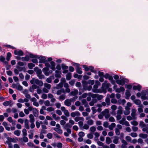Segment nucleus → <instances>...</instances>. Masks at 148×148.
<instances>
[{
    "instance_id": "47",
    "label": "nucleus",
    "mask_w": 148,
    "mask_h": 148,
    "mask_svg": "<svg viewBox=\"0 0 148 148\" xmlns=\"http://www.w3.org/2000/svg\"><path fill=\"white\" fill-rule=\"evenodd\" d=\"M5 57H3V56H1L0 57V60L1 62H3L5 63V64L8 63V62L5 61Z\"/></svg>"
},
{
    "instance_id": "1",
    "label": "nucleus",
    "mask_w": 148,
    "mask_h": 148,
    "mask_svg": "<svg viewBox=\"0 0 148 148\" xmlns=\"http://www.w3.org/2000/svg\"><path fill=\"white\" fill-rule=\"evenodd\" d=\"M111 85L110 83H108L107 81H105L102 84L101 90H102V92H103L105 93H106L107 89Z\"/></svg>"
},
{
    "instance_id": "2",
    "label": "nucleus",
    "mask_w": 148,
    "mask_h": 148,
    "mask_svg": "<svg viewBox=\"0 0 148 148\" xmlns=\"http://www.w3.org/2000/svg\"><path fill=\"white\" fill-rule=\"evenodd\" d=\"M82 83L83 84V89L84 90H88L90 91L92 88V86L91 85L88 86V82H87L85 81H82Z\"/></svg>"
},
{
    "instance_id": "16",
    "label": "nucleus",
    "mask_w": 148,
    "mask_h": 148,
    "mask_svg": "<svg viewBox=\"0 0 148 148\" xmlns=\"http://www.w3.org/2000/svg\"><path fill=\"white\" fill-rule=\"evenodd\" d=\"M32 112L35 117H37L38 116L39 112L38 111L36 108H35V109L33 110Z\"/></svg>"
},
{
    "instance_id": "12",
    "label": "nucleus",
    "mask_w": 148,
    "mask_h": 148,
    "mask_svg": "<svg viewBox=\"0 0 148 148\" xmlns=\"http://www.w3.org/2000/svg\"><path fill=\"white\" fill-rule=\"evenodd\" d=\"M136 110L135 109H132V112L131 114V115L133 117V119H136L135 117L136 114Z\"/></svg>"
},
{
    "instance_id": "60",
    "label": "nucleus",
    "mask_w": 148,
    "mask_h": 148,
    "mask_svg": "<svg viewBox=\"0 0 148 148\" xmlns=\"http://www.w3.org/2000/svg\"><path fill=\"white\" fill-rule=\"evenodd\" d=\"M93 133H92L91 134H88L87 135V137L90 139H92L93 138Z\"/></svg>"
},
{
    "instance_id": "20",
    "label": "nucleus",
    "mask_w": 148,
    "mask_h": 148,
    "mask_svg": "<svg viewBox=\"0 0 148 148\" xmlns=\"http://www.w3.org/2000/svg\"><path fill=\"white\" fill-rule=\"evenodd\" d=\"M125 98L127 99H128L129 98V97L131 96V94L129 91V90H126V92H125Z\"/></svg>"
},
{
    "instance_id": "58",
    "label": "nucleus",
    "mask_w": 148,
    "mask_h": 148,
    "mask_svg": "<svg viewBox=\"0 0 148 148\" xmlns=\"http://www.w3.org/2000/svg\"><path fill=\"white\" fill-rule=\"evenodd\" d=\"M63 112L66 116L68 117L69 116V113L67 110H65Z\"/></svg>"
},
{
    "instance_id": "62",
    "label": "nucleus",
    "mask_w": 148,
    "mask_h": 148,
    "mask_svg": "<svg viewBox=\"0 0 148 148\" xmlns=\"http://www.w3.org/2000/svg\"><path fill=\"white\" fill-rule=\"evenodd\" d=\"M45 105L47 106H50V102L48 100H47L44 102Z\"/></svg>"
},
{
    "instance_id": "37",
    "label": "nucleus",
    "mask_w": 148,
    "mask_h": 148,
    "mask_svg": "<svg viewBox=\"0 0 148 148\" xmlns=\"http://www.w3.org/2000/svg\"><path fill=\"white\" fill-rule=\"evenodd\" d=\"M75 86L79 88V90H81L82 88L81 84L80 82H77L75 84Z\"/></svg>"
},
{
    "instance_id": "42",
    "label": "nucleus",
    "mask_w": 148,
    "mask_h": 148,
    "mask_svg": "<svg viewBox=\"0 0 148 148\" xmlns=\"http://www.w3.org/2000/svg\"><path fill=\"white\" fill-rule=\"evenodd\" d=\"M105 101L107 106H109L110 104V100L109 98L106 97L105 99Z\"/></svg>"
},
{
    "instance_id": "29",
    "label": "nucleus",
    "mask_w": 148,
    "mask_h": 148,
    "mask_svg": "<svg viewBox=\"0 0 148 148\" xmlns=\"http://www.w3.org/2000/svg\"><path fill=\"white\" fill-rule=\"evenodd\" d=\"M119 137L116 136L114 137V139L113 140V142L115 144H117L119 141Z\"/></svg>"
},
{
    "instance_id": "31",
    "label": "nucleus",
    "mask_w": 148,
    "mask_h": 148,
    "mask_svg": "<svg viewBox=\"0 0 148 148\" xmlns=\"http://www.w3.org/2000/svg\"><path fill=\"white\" fill-rule=\"evenodd\" d=\"M21 132L20 130H15L14 132V133L15 135L17 136H18L20 135Z\"/></svg>"
},
{
    "instance_id": "6",
    "label": "nucleus",
    "mask_w": 148,
    "mask_h": 148,
    "mask_svg": "<svg viewBox=\"0 0 148 148\" xmlns=\"http://www.w3.org/2000/svg\"><path fill=\"white\" fill-rule=\"evenodd\" d=\"M12 87L14 88H16L19 90H21L23 89L22 87L19 84L13 83L12 85Z\"/></svg>"
},
{
    "instance_id": "41",
    "label": "nucleus",
    "mask_w": 148,
    "mask_h": 148,
    "mask_svg": "<svg viewBox=\"0 0 148 148\" xmlns=\"http://www.w3.org/2000/svg\"><path fill=\"white\" fill-rule=\"evenodd\" d=\"M63 84L62 82L58 84L57 85L56 88L57 89H59L61 88L63 86Z\"/></svg>"
},
{
    "instance_id": "56",
    "label": "nucleus",
    "mask_w": 148,
    "mask_h": 148,
    "mask_svg": "<svg viewBox=\"0 0 148 148\" xmlns=\"http://www.w3.org/2000/svg\"><path fill=\"white\" fill-rule=\"evenodd\" d=\"M131 124L134 126H137L138 125V122L135 121L131 122Z\"/></svg>"
},
{
    "instance_id": "22",
    "label": "nucleus",
    "mask_w": 148,
    "mask_h": 148,
    "mask_svg": "<svg viewBox=\"0 0 148 148\" xmlns=\"http://www.w3.org/2000/svg\"><path fill=\"white\" fill-rule=\"evenodd\" d=\"M62 93H65V91L63 88H62L60 90L57 91L56 92V94L58 95H60Z\"/></svg>"
},
{
    "instance_id": "8",
    "label": "nucleus",
    "mask_w": 148,
    "mask_h": 148,
    "mask_svg": "<svg viewBox=\"0 0 148 148\" xmlns=\"http://www.w3.org/2000/svg\"><path fill=\"white\" fill-rule=\"evenodd\" d=\"M38 58L40 60V61H39V63H45V62H46L47 61L46 60V58L44 56H40L39 57H38Z\"/></svg>"
},
{
    "instance_id": "14",
    "label": "nucleus",
    "mask_w": 148,
    "mask_h": 148,
    "mask_svg": "<svg viewBox=\"0 0 148 148\" xmlns=\"http://www.w3.org/2000/svg\"><path fill=\"white\" fill-rule=\"evenodd\" d=\"M29 121L27 119H25V127L27 129H29L30 128L29 125Z\"/></svg>"
},
{
    "instance_id": "64",
    "label": "nucleus",
    "mask_w": 148,
    "mask_h": 148,
    "mask_svg": "<svg viewBox=\"0 0 148 148\" xmlns=\"http://www.w3.org/2000/svg\"><path fill=\"white\" fill-rule=\"evenodd\" d=\"M115 131L116 134L117 135H119L120 134V132L119 130L117 128L115 129Z\"/></svg>"
},
{
    "instance_id": "25",
    "label": "nucleus",
    "mask_w": 148,
    "mask_h": 148,
    "mask_svg": "<svg viewBox=\"0 0 148 148\" xmlns=\"http://www.w3.org/2000/svg\"><path fill=\"white\" fill-rule=\"evenodd\" d=\"M139 136L143 138H146L148 137V135L146 134L141 133L139 135Z\"/></svg>"
},
{
    "instance_id": "48",
    "label": "nucleus",
    "mask_w": 148,
    "mask_h": 148,
    "mask_svg": "<svg viewBox=\"0 0 148 148\" xmlns=\"http://www.w3.org/2000/svg\"><path fill=\"white\" fill-rule=\"evenodd\" d=\"M61 67L63 70L67 69L68 68V66H66L64 64H62Z\"/></svg>"
},
{
    "instance_id": "28",
    "label": "nucleus",
    "mask_w": 148,
    "mask_h": 148,
    "mask_svg": "<svg viewBox=\"0 0 148 148\" xmlns=\"http://www.w3.org/2000/svg\"><path fill=\"white\" fill-rule=\"evenodd\" d=\"M120 79L122 80V82H124V84L125 83H127L129 81L128 79L125 78L121 76L120 77Z\"/></svg>"
},
{
    "instance_id": "61",
    "label": "nucleus",
    "mask_w": 148,
    "mask_h": 148,
    "mask_svg": "<svg viewBox=\"0 0 148 148\" xmlns=\"http://www.w3.org/2000/svg\"><path fill=\"white\" fill-rule=\"evenodd\" d=\"M23 136H25L27 135V130L25 129H23L22 130Z\"/></svg>"
},
{
    "instance_id": "35",
    "label": "nucleus",
    "mask_w": 148,
    "mask_h": 148,
    "mask_svg": "<svg viewBox=\"0 0 148 148\" xmlns=\"http://www.w3.org/2000/svg\"><path fill=\"white\" fill-rule=\"evenodd\" d=\"M139 106V107L138 109V111L140 113L143 112V110L142 108L143 107V106L142 104H140Z\"/></svg>"
},
{
    "instance_id": "32",
    "label": "nucleus",
    "mask_w": 148,
    "mask_h": 148,
    "mask_svg": "<svg viewBox=\"0 0 148 148\" xmlns=\"http://www.w3.org/2000/svg\"><path fill=\"white\" fill-rule=\"evenodd\" d=\"M16 67L17 69L19 71H25V68L24 67H21L19 66H17Z\"/></svg>"
},
{
    "instance_id": "57",
    "label": "nucleus",
    "mask_w": 148,
    "mask_h": 148,
    "mask_svg": "<svg viewBox=\"0 0 148 148\" xmlns=\"http://www.w3.org/2000/svg\"><path fill=\"white\" fill-rule=\"evenodd\" d=\"M130 135L133 137H136L137 136V134L136 133L132 132L131 133Z\"/></svg>"
},
{
    "instance_id": "51",
    "label": "nucleus",
    "mask_w": 148,
    "mask_h": 148,
    "mask_svg": "<svg viewBox=\"0 0 148 148\" xmlns=\"http://www.w3.org/2000/svg\"><path fill=\"white\" fill-rule=\"evenodd\" d=\"M74 96V97L73 98L70 99L71 101L72 102L75 101L78 98V97L77 96L75 95Z\"/></svg>"
},
{
    "instance_id": "39",
    "label": "nucleus",
    "mask_w": 148,
    "mask_h": 148,
    "mask_svg": "<svg viewBox=\"0 0 148 148\" xmlns=\"http://www.w3.org/2000/svg\"><path fill=\"white\" fill-rule=\"evenodd\" d=\"M89 70L92 73H97V71L96 70H94V67L91 66H89Z\"/></svg>"
},
{
    "instance_id": "23",
    "label": "nucleus",
    "mask_w": 148,
    "mask_h": 148,
    "mask_svg": "<svg viewBox=\"0 0 148 148\" xmlns=\"http://www.w3.org/2000/svg\"><path fill=\"white\" fill-rule=\"evenodd\" d=\"M29 117L30 119V122H34L35 121L33 115L32 114H29Z\"/></svg>"
},
{
    "instance_id": "53",
    "label": "nucleus",
    "mask_w": 148,
    "mask_h": 148,
    "mask_svg": "<svg viewBox=\"0 0 148 148\" xmlns=\"http://www.w3.org/2000/svg\"><path fill=\"white\" fill-rule=\"evenodd\" d=\"M93 121L92 119H90L87 121V123L89 125H92L93 124Z\"/></svg>"
},
{
    "instance_id": "55",
    "label": "nucleus",
    "mask_w": 148,
    "mask_h": 148,
    "mask_svg": "<svg viewBox=\"0 0 148 148\" xmlns=\"http://www.w3.org/2000/svg\"><path fill=\"white\" fill-rule=\"evenodd\" d=\"M46 110L48 112H51L53 111L54 110V109L52 107H50L48 108Z\"/></svg>"
},
{
    "instance_id": "27",
    "label": "nucleus",
    "mask_w": 148,
    "mask_h": 148,
    "mask_svg": "<svg viewBox=\"0 0 148 148\" xmlns=\"http://www.w3.org/2000/svg\"><path fill=\"white\" fill-rule=\"evenodd\" d=\"M21 60L22 61H28L29 60V57L28 56H26L25 57H22L21 58Z\"/></svg>"
},
{
    "instance_id": "44",
    "label": "nucleus",
    "mask_w": 148,
    "mask_h": 148,
    "mask_svg": "<svg viewBox=\"0 0 148 148\" xmlns=\"http://www.w3.org/2000/svg\"><path fill=\"white\" fill-rule=\"evenodd\" d=\"M66 79L67 80H70L71 79V74L70 73H68L66 74Z\"/></svg>"
},
{
    "instance_id": "43",
    "label": "nucleus",
    "mask_w": 148,
    "mask_h": 148,
    "mask_svg": "<svg viewBox=\"0 0 148 148\" xmlns=\"http://www.w3.org/2000/svg\"><path fill=\"white\" fill-rule=\"evenodd\" d=\"M44 87L47 88L48 90L50 89L51 88V85L48 83H45L44 84Z\"/></svg>"
},
{
    "instance_id": "54",
    "label": "nucleus",
    "mask_w": 148,
    "mask_h": 148,
    "mask_svg": "<svg viewBox=\"0 0 148 148\" xmlns=\"http://www.w3.org/2000/svg\"><path fill=\"white\" fill-rule=\"evenodd\" d=\"M88 84H91V85H93L94 84L95 81L94 80H89L87 82Z\"/></svg>"
},
{
    "instance_id": "63",
    "label": "nucleus",
    "mask_w": 148,
    "mask_h": 148,
    "mask_svg": "<svg viewBox=\"0 0 148 148\" xmlns=\"http://www.w3.org/2000/svg\"><path fill=\"white\" fill-rule=\"evenodd\" d=\"M65 99V95H62L59 96V99L60 100H64Z\"/></svg>"
},
{
    "instance_id": "18",
    "label": "nucleus",
    "mask_w": 148,
    "mask_h": 148,
    "mask_svg": "<svg viewBox=\"0 0 148 148\" xmlns=\"http://www.w3.org/2000/svg\"><path fill=\"white\" fill-rule=\"evenodd\" d=\"M78 90L77 89H74L73 91H71L70 94L73 96L76 95L78 93Z\"/></svg>"
},
{
    "instance_id": "46",
    "label": "nucleus",
    "mask_w": 148,
    "mask_h": 148,
    "mask_svg": "<svg viewBox=\"0 0 148 148\" xmlns=\"http://www.w3.org/2000/svg\"><path fill=\"white\" fill-rule=\"evenodd\" d=\"M109 110L108 109H106L104 110L103 111L101 112V114L103 115H105L106 114L109 113Z\"/></svg>"
},
{
    "instance_id": "45",
    "label": "nucleus",
    "mask_w": 148,
    "mask_h": 148,
    "mask_svg": "<svg viewBox=\"0 0 148 148\" xmlns=\"http://www.w3.org/2000/svg\"><path fill=\"white\" fill-rule=\"evenodd\" d=\"M106 143L107 144H109L112 142V140L109 137H107L106 138Z\"/></svg>"
},
{
    "instance_id": "40",
    "label": "nucleus",
    "mask_w": 148,
    "mask_h": 148,
    "mask_svg": "<svg viewBox=\"0 0 148 148\" xmlns=\"http://www.w3.org/2000/svg\"><path fill=\"white\" fill-rule=\"evenodd\" d=\"M116 82L118 84L122 86H123L124 85V82H123L122 80H117L116 81Z\"/></svg>"
},
{
    "instance_id": "24",
    "label": "nucleus",
    "mask_w": 148,
    "mask_h": 148,
    "mask_svg": "<svg viewBox=\"0 0 148 148\" xmlns=\"http://www.w3.org/2000/svg\"><path fill=\"white\" fill-rule=\"evenodd\" d=\"M76 71L79 74H81L82 73V69L79 66L76 68Z\"/></svg>"
},
{
    "instance_id": "26",
    "label": "nucleus",
    "mask_w": 148,
    "mask_h": 148,
    "mask_svg": "<svg viewBox=\"0 0 148 148\" xmlns=\"http://www.w3.org/2000/svg\"><path fill=\"white\" fill-rule=\"evenodd\" d=\"M116 126V124L114 123H112L111 124L108 126L109 129L110 130H113V128Z\"/></svg>"
},
{
    "instance_id": "15",
    "label": "nucleus",
    "mask_w": 148,
    "mask_h": 148,
    "mask_svg": "<svg viewBox=\"0 0 148 148\" xmlns=\"http://www.w3.org/2000/svg\"><path fill=\"white\" fill-rule=\"evenodd\" d=\"M51 66L50 68L53 71H54L55 69V63L53 61H51L50 62Z\"/></svg>"
},
{
    "instance_id": "59",
    "label": "nucleus",
    "mask_w": 148,
    "mask_h": 148,
    "mask_svg": "<svg viewBox=\"0 0 148 148\" xmlns=\"http://www.w3.org/2000/svg\"><path fill=\"white\" fill-rule=\"evenodd\" d=\"M111 102L112 103L117 104V100L114 98L112 99L111 100Z\"/></svg>"
},
{
    "instance_id": "36",
    "label": "nucleus",
    "mask_w": 148,
    "mask_h": 148,
    "mask_svg": "<svg viewBox=\"0 0 148 148\" xmlns=\"http://www.w3.org/2000/svg\"><path fill=\"white\" fill-rule=\"evenodd\" d=\"M11 56V54L10 52L7 53L6 56V59L7 61H9Z\"/></svg>"
},
{
    "instance_id": "7",
    "label": "nucleus",
    "mask_w": 148,
    "mask_h": 148,
    "mask_svg": "<svg viewBox=\"0 0 148 148\" xmlns=\"http://www.w3.org/2000/svg\"><path fill=\"white\" fill-rule=\"evenodd\" d=\"M14 53L15 55L19 56H23L24 55V52L21 50H15L14 51Z\"/></svg>"
},
{
    "instance_id": "19",
    "label": "nucleus",
    "mask_w": 148,
    "mask_h": 148,
    "mask_svg": "<svg viewBox=\"0 0 148 148\" xmlns=\"http://www.w3.org/2000/svg\"><path fill=\"white\" fill-rule=\"evenodd\" d=\"M53 130L59 134H61L62 133V131L60 128H54Z\"/></svg>"
},
{
    "instance_id": "21",
    "label": "nucleus",
    "mask_w": 148,
    "mask_h": 148,
    "mask_svg": "<svg viewBox=\"0 0 148 148\" xmlns=\"http://www.w3.org/2000/svg\"><path fill=\"white\" fill-rule=\"evenodd\" d=\"M61 73H60L59 71L56 70L55 71V77H56L60 78L61 77Z\"/></svg>"
},
{
    "instance_id": "13",
    "label": "nucleus",
    "mask_w": 148,
    "mask_h": 148,
    "mask_svg": "<svg viewBox=\"0 0 148 148\" xmlns=\"http://www.w3.org/2000/svg\"><path fill=\"white\" fill-rule=\"evenodd\" d=\"M35 83L40 86H42L43 84L42 82L41 81L39 80L38 79H36L35 80Z\"/></svg>"
},
{
    "instance_id": "3",
    "label": "nucleus",
    "mask_w": 148,
    "mask_h": 148,
    "mask_svg": "<svg viewBox=\"0 0 148 148\" xmlns=\"http://www.w3.org/2000/svg\"><path fill=\"white\" fill-rule=\"evenodd\" d=\"M88 95L92 98H97L98 100L99 101L102 99L103 97V95L97 94H93L90 92L88 93Z\"/></svg>"
},
{
    "instance_id": "30",
    "label": "nucleus",
    "mask_w": 148,
    "mask_h": 148,
    "mask_svg": "<svg viewBox=\"0 0 148 148\" xmlns=\"http://www.w3.org/2000/svg\"><path fill=\"white\" fill-rule=\"evenodd\" d=\"M134 103L137 105L140 106L141 104V101L139 99H136L134 101Z\"/></svg>"
},
{
    "instance_id": "33",
    "label": "nucleus",
    "mask_w": 148,
    "mask_h": 148,
    "mask_svg": "<svg viewBox=\"0 0 148 148\" xmlns=\"http://www.w3.org/2000/svg\"><path fill=\"white\" fill-rule=\"evenodd\" d=\"M139 125L141 128L144 127L146 126V125L142 121H140V122Z\"/></svg>"
},
{
    "instance_id": "38",
    "label": "nucleus",
    "mask_w": 148,
    "mask_h": 148,
    "mask_svg": "<svg viewBox=\"0 0 148 148\" xmlns=\"http://www.w3.org/2000/svg\"><path fill=\"white\" fill-rule=\"evenodd\" d=\"M27 66L29 69H32L33 67L35 66V65L33 63H29L28 64Z\"/></svg>"
},
{
    "instance_id": "11",
    "label": "nucleus",
    "mask_w": 148,
    "mask_h": 148,
    "mask_svg": "<svg viewBox=\"0 0 148 148\" xmlns=\"http://www.w3.org/2000/svg\"><path fill=\"white\" fill-rule=\"evenodd\" d=\"M141 88V86L138 84L137 86H134L133 87V89L134 90H138V91H140Z\"/></svg>"
},
{
    "instance_id": "34",
    "label": "nucleus",
    "mask_w": 148,
    "mask_h": 148,
    "mask_svg": "<svg viewBox=\"0 0 148 148\" xmlns=\"http://www.w3.org/2000/svg\"><path fill=\"white\" fill-rule=\"evenodd\" d=\"M12 102V101L11 100L5 101L3 103V105L5 106H8Z\"/></svg>"
},
{
    "instance_id": "17",
    "label": "nucleus",
    "mask_w": 148,
    "mask_h": 148,
    "mask_svg": "<svg viewBox=\"0 0 148 148\" xmlns=\"http://www.w3.org/2000/svg\"><path fill=\"white\" fill-rule=\"evenodd\" d=\"M71 102H72L71 101L70 99H67L65 101L64 103L66 106H69L71 104Z\"/></svg>"
},
{
    "instance_id": "50",
    "label": "nucleus",
    "mask_w": 148,
    "mask_h": 148,
    "mask_svg": "<svg viewBox=\"0 0 148 148\" xmlns=\"http://www.w3.org/2000/svg\"><path fill=\"white\" fill-rule=\"evenodd\" d=\"M47 137L49 139H51L53 137L52 134L50 133H48L47 135Z\"/></svg>"
},
{
    "instance_id": "49",
    "label": "nucleus",
    "mask_w": 148,
    "mask_h": 148,
    "mask_svg": "<svg viewBox=\"0 0 148 148\" xmlns=\"http://www.w3.org/2000/svg\"><path fill=\"white\" fill-rule=\"evenodd\" d=\"M82 66L84 69L86 71H88L89 70V66H88L85 65H82Z\"/></svg>"
},
{
    "instance_id": "52",
    "label": "nucleus",
    "mask_w": 148,
    "mask_h": 148,
    "mask_svg": "<svg viewBox=\"0 0 148 148\" xmlns=\"http://www.w3.org/2000/svg\"><path fill=\"white\" fill-rule=\"evenodd\" d=\"M31 58H38V56L37 55H34L32 54H30L29 55V57Z\"/></svg>"
},
{
    "instance_id": "4",
    "label": "nucleus",
    "mask_w": 148,
    "mask_h": 148,
    "mask_svg": "<svg viewBox=\"0 0 148 148\" xmlns=\"http://www.w3.org/2000/svg\"><path fill=\"white\" fill-rule=\"evenodd\" d=\"M141 98L143 100L148 99V92L145 90H142L141 92Z\"/></svg>"
},
{
    "instance_id": "9",
    "label": "nucleus",
    "mask_w": 148,
    "mask_h": 148,
    "mask_svg": "<svg viewBox=\"0 0 148 148\" xmlns=\"http://www.w3.org/2000/svg\"><path fill=\"white\" fill-rule=\"evenodd\" d=\"M49 70V68L48 67H44L42 69V71L46 75H49V73H48Z\"/></svg>"
},
{
    "instance_id": "5",
    "label": "nucleus",
    "mask_w": 148,
    "mask_h": 148,
    "mask_svg": "<svg viewBox=\"0 0 148 148\" xmlns=\"http://www.w3.org/2000/svg\"><path fill=\"white\" fill-rule=\"evenodd\" d=\"M98 86H97L96 84H95L93 86V88L92 90L93 92L94 93H101L102 92V90L101 89H98Z\"/></svg>"
},
{
    "instance_id": "10",
    "label": "nucleus",
    "mask_w": 148,
    "mask_h": 148,
    "mask_svg": "<svg viewBox=\"0 0 148 148\" xmlns=\"http://www.w3.org/2000/svg\"><path fill=\"white\" fill-rule=\"evenodd\" d=\"M122 144L121 145V148H127V142L125 140H123L121 141Z\"/></svg>"
}]
</instances>
